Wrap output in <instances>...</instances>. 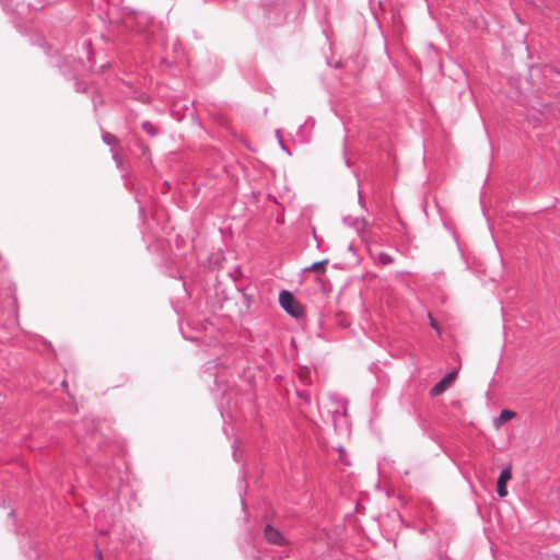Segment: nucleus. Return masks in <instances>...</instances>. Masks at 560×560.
I'll return each mask as SVG.
<instances>
[{
  "mask_svg": "<svg viewBox=\"0 0 560 560\" xmlns=\"http://www.w3.org/2000/svg\"><path fill=\"white\" fill-rule=\"evenodd\" d=\"M276 135H277V138L279 140V143H280V147L283 151H285L288 154H291V152L288 150V148L284 145L283 143V140H282V137H281V133H280V130H277L276 131Z\"/></svg>",
  "mask_w": 560,
  "mask_h": 560,
  "instance_id": "11",
  "label": "nucleus"
},
{
  "mask_svg": "<svg viewBox=\"0 0 560 560\" xmlns=\"http://www.w3.org/2000/svg\"><path fill=\"white\" fill-rule=\"evenodd\" d=\"M456 372L447 373L440 382H438L430 390L431 396H439L446 390L451 383L455 380Z\"/></svg>",
  "mask_w": 560,
  "mask_h": 560,
  "instance_id": "4",
  "label": "nucleus"
},
{
  "mask_svg": "<svg viewBox=\"0 0 560 560\" xmlns=\"http://www.w3.org/2000/svg\"><path fill=\"white\" fill-rule=\"evenodd\" d=\"M327 262L328 259L313 262L311 266L306 267L305 270L318 271L319 269H323Z\"/></svg>",
  "mask_w": 560,
  "mask_h": 560,
  "instance_id": "8",
  "label": "nucleus"
},
{
  "mask_svg": "<svg viewBox=\"0 0 560 560\" xmlns=\"http://www.w3.org/2000/svg\"><path fill=\"white\" fill-rule=\"evenodd\" d=\"M512 478L511 467H505L501 470L497 481V493L500 498L508 495L506 482Z\"/></svg>",
  "mask_w": 560,
  "mask_h": 560,
  "instance_id": "3",
  "label": "nucleus"
},
{
  "mask_svg": "<svg viewBox=\"0 0 560 560\" xmlns=\"http://www.w3.org/2000/svg\"><path fill=\"white\" fill-rule=\"evenodd\" d=\"M142 128H143V130H144L147 133H149V135H154V133H155V131H154V127H153V126H152V124H151V122H149V121H144V122L142 124Z\"/></svg>",
  "mask_w": 560,
  "mask_h": 560,
  "instance_id": "9",
  "label": "nucleus"
},
{
  "mask_svg": "<svg viewBox=\"0 0 560 560\" xmlns=\"http://www.w3.org/2000/svg\"><path fill=\"white\" fill-rule=\"evenodd\" d=\"M280 306L292 317L299 318L303 315V307L293 296V294L287 290H283L279 294Z\"/></svg>",
  "mask_w": 560,
  "mask_h": 560,
  "instance_id": "1",
  "label": "nucleus"
},
{
  "mask_svg": "<svg viewBox=\"0 0 560 560\" xmlns=\"http://www.w3.org/2000/svg\"><path fill=\"white\" fill-rule=\"evenodd\" d=\"M359 202H360V205H361L362 207H364V206H363V202H362V197H361V195H360V194H359Z\"/></svg>",
  "mask_w": 560,
  "mask_h": 560,
  "instance_id": "13",
  "label": "nucleus"
},
{
  "mask_svg": "<svg viewBox=\"0 0 560 560\" xmlns=\"http://www.w3.org/2000/svg\"><path fill=\"white\" fill-rule=\"evenodd\" d=\"M96 557H97V560H103L101 553H97Z\"/></svg>",
  "mask_w": 560,
  "mask_h": 560,
  "instance_id": "14",
  "label": "nucleus"
},
{
  "mask_svg": "<svg viewBox=\"0 0 560 560\" xmlns=\"http://www.w3.org/2000/svg\"><path fill=\"white\" fill-rule=\"evenodd\" d=\"M103 140L108 145H112L116 141V138L113 135H110V133H104L103 135Z\"/></svg>",
  "mask_w": 560,
  "mask_h": 560,
  "instance_id": "10",
  "label": "nucleus"
},
{
  "mask_svg": "<svg viewBox=\"0 0 560 560\" xmlns=\"http://www.w3.org/2000/svg\"><path fill=\"white\" fill-rule=\"evenodd\" d=\"M377 261L382 265H390L394 262V258L387 253L381 252L377 255Z\"/></svg>",
  "mask_w": 560,
  "mask_h": 560,
  "instance_id": "6",
  "label": "nucleus"
},
{
  "mask_svg": "<svg viewBox=\"0 0 560 560\" xmlns=\"http://www.w3.org/2000/svg\"><path fill=\"white\" fill-rule=\"evenodd\" d=\"M343 223L350 228H353L357 233L363 238L368 221L363 217L347 215L342 219Z\"/></svg>",
  "mask_w": 560,
  "mask_h": 560,
  "instance_id": "2",
  "label": "nucleus"
},
{
  "mask_svg": "<svg viewBox=\"0 0 560 560\" xmlns=\"http://www.w3.org/2000/svg\"><path fill=\"white\" fill-rule=\"evenodd\" d=\"M515 416V413L511 410L504 409L500 412L499 419L497 420L499 423L505 422L510 419H512Z\"/></svg>",
  "mask_w": 560,
  "mask_h": 560,
  "instance_id": "7",
  "label": "nucleus"
},
{
  "mask_svg": "<svg viewBox=\"0 0 560 560\" xmlns=\"http://www.w3.org/2000/svg\"><path fill=\"white\" fill-rule=\"evenodd\" d=\"M429 317H430V325H431V327L438 330L439 328H438L436 322L432 318L431 315H429Z\"/></svg>",
  "mask_w": 560,
  "mask_h": 560,
  "instance_id": "12",
  "label": "nucleus"
},
{
  "mask_svg": "<svg viewBox=\"0 0 560 560\" xmlns=\"http://www.w3.org/2000/svg\"><path fill=\"white\" fill-rule=\"evenodd\" d=\"M264 534H265V538L270 544H275V545L284 544V537L282 536V534L278 529L273 528L271 525H267L265 527Z\"/></svg>",
  "mask_w": 560,
  "mask_h": 560,
  "instance_id": "5",
  "label": "nucleus"
}]
</instances>
